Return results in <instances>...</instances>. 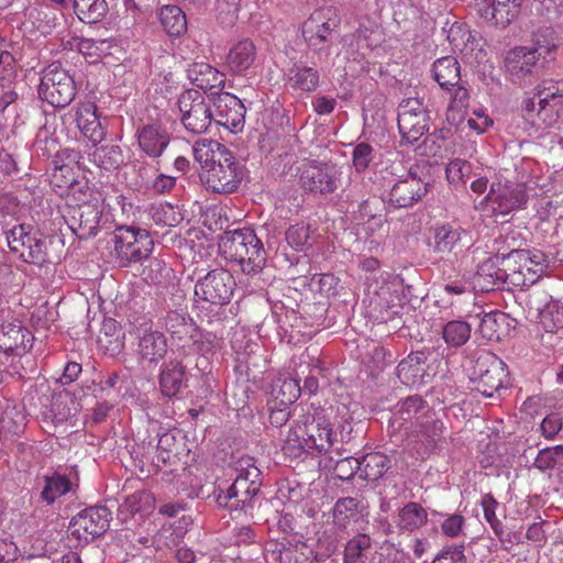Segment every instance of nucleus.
<instances>
[{
    "mask_svg": "<svg viewBox=\"0 0 563 563\" xmlns=\"http://www.w3.org/2000/svg\"><path fill=\"white\" fill-rule=\"evenodd\" d=\"M232 274L224 268H214L195 284V307L201 322L221 324L227 318V306L235 290Z\"/></svg>",
    "mask_w": 563,
    "mask_h": 563,
    "instance_id": "1",
    "label": "nucleus"
},
{
    "mask_svg": "<svg viewBox=\"0 0 563 563\" xmlns=\"http://www.w3.org/2000/svg\"><path fill=\"white\" fill-rule=\"evenodd\" d=\"M335 433L328 418L321 413L307 416L303 421L290 427L284 440L283 452L285 455L297 459L303 453H328L334 443Z\"/></svg>",
    "mask_w": 563,
    "mask_h": 563,
    "instance_id": "2",
    "label": "nucleus"
},
{
    "mask_svg": "<svg viewBox=\"0 0 563 563\" xmlns=\"http://www.w3.org/2000/svg\"><path fill=\"white\" fill-rule=\"evenodd\" d=\"M219 247L228 258L239 263L244 274H257L265 266L263 243L250 228L225 231L220 238Z\"/></svg>",
    "mask_w": 563,
    "mask_h": 563,
    "instance_id": "3",
    "label": "nucleus"
},
{
    "mask_svg": "<svg viewBox=\"0 0 563 563\" xmlns=\"http://www.w3.org/2000/svg\"><path fill=\"white\" fill-rule=\"evenodd\" d=\"M234 482L224 490L219 489L217 503L221 507L241 509L245 514L260 506L261 471L247 459Z\"/></svg>",
    "mask_w": 563,
    "mask_h": 563,
    "instance_id": "4",
    "label": "nucleus"
},
{
    "mask_svg": "<svg viewBox=\"0 0 563 563\" xmlns=\"http://www.w3.org/2000/svg\"><path fill=\"white\" fill-rule=\"evenodd\" d=\"M340 19L336 9L324 7L316 10L302 25V36L308 47L318 54L319 58L330 55V47L338 37Z\"/></svg>",
    "mask_w": 563,
    "mask_h": 563,
    "instance_id": "5",
    "label": "nucleus"
},
{
    "mask_svg": "<svg viewBox=\"0 0 563 563\" xmlns=\"http://www.w3.org/2000/svg\"><path fill=\"white\" fill-rule=\"evenodd\" d=\"M467 371L472 389L485 397H493L508 377L506 364L496 354L487 351L475 354Z\"/></svg>",
    "mask_w": 563,
    "mask_h": 563,
    "instance_id": "6",
    "label": "nucleus"
},
{
    "mask_svg": "<svg viewBox=\"0 0 563 563\" xmlns=\"http://www.w3.org/2000/svg\"><path fill=\"white\" fill-rule=\"evenodd\" d=\"M218 154L217 162L201 174V180L212 192L222 195L235 192L247 170L229 150Z\"/></svg>",
    "mask_w": 563,
    "mask_h": 563,
    "instance_id": "7",
    "label": "nucleus"
},
{
    "mask_svg": "<svg viewBox=\"0 0 563 563\" xmlns=\"http://www.w3.org/2000/svg\"><path fill=\"white\" fill-rule=\"evenodd\" d=\"M429 178L424 164L411 165L389 189L388 205L396 209L412 207L427 195Z\"/></svg>",
    "mask_w": 563,
    "mask_h": 563,
    "instance_id": "8",
    "label": "nucleus"
},
{
    "mask_svg": "<svg viewBox=\"0 0 563 563\" xmlns=\"http://www.w3.org/2000/svg\"><path fill=\"white\" fill-rule=\"evenodd\" d=\"M113 235L114 252L121 266L142 262L153 251V239L145 229L120 225Z\"/></svg>",
    "mask_w": 563,
    "mask_h": 563,
    "instance_id": "9",
    "label": "nucleus"
},
{
    "mask_svg": "<svg viewBox=\"0 0 563 563\" xmlns=\"http://www.w3.org/2000/svg\"><path fill=\"white\" fill-rule=\"evenodd\" d=\"M77 92L74 78L60 64L48 65L42 74L38 86V96L55 108H65L75 98Z\"/></svg>",
    "mask_w": 563,
    "mask_h": 563,
    "instance_id": "10",
    "label": "nucleus"
},
{
    "mask_svg": "<svg viewBox=\"0 0 563 563\" xmlns=\"http://www.w3.org/2000/svg\"><path fill=\"white\" fill-rule=\"evenodd\" d=\"M177 106L180 113V122L185 130L192 134H203L212 124L213 112L210 101L198 89L183 91Z\"/></svg>",
    "mask_w": 563,
    "mask_h": 563,
    "instance_id": "11",
    "label": "nucleus"
},
{
    "mask_svg": "<svg viewBox=\"0 0 563 563\" xmlns=\"http://www.w3.org/2000/svg\"><path fill=\"white\" fill-rule=\"evenodd\" d=\"M341 177L342 169L336 164L314 162L301 172L299 181L306 192L325 196L339 188Z\"/></svg>",
    "mask_w": 563,
    "mask_h": 563,
    "instance_id": "12",
    "label": "nucleus"
},
{
    "mask_svg": "<svg viewBox=\"0 0 563 563\" xmlns=\"http://www.w3.org/2000/svg\"><path fill=\"white\" fill-rule=\"evenodd\" d=\"M111 519L112 514L106 506L88 507L71 519L69 530L79 542L87 543L102 536Z\"/></svg>",
    "mask_w": 563,
    "mask_h": 563,
    "instance_id": "13",
    "label": "nucleus"
},
{
    "mask_svg": "<svg viewBox=\"0 0 563 563\" xmlns=\"http://www.w3.org/2000/svg\"><path fill=\"white\" fill-rule=\"evenodd\" d=\"M64 219L68 228L80 240L97 235L102 217V208L98 201H87L76 206H67Z\"/></svg>",
    "mask_w": 563,
    "mask_h": 563,
    "instance_id": "14",
    "label": "nucleus"
},
{
    "mask_svg": "<svg viewBox=\"0 0 563 563\" xmlns=\"http://www.w3.org/2000/svg\"><path fill=\"white\" fill-rule=\"evenodd\" d=\"M211 101L216 108L212 122L221 125L232 133L243 130L245 123V107L242 101L230 92L217 91L211 93Z\"/></svg>",
    "mask_w": 563,
    "mask_h": 563,
    "instance_id": "15",
    "label": "nucleus"
},
{
    "mask_svg": "<svg viewBox=\"0 0 563 563\" xmlns=\"http://www.w3.org/2000/svg\"><path fill=\"white\" fill-rule=\"evenodd\" d=\"M133 331L137 339V353L142 360L157 363L165 357L168 351L167 339L163 332L153 329L151 320L143 318V322L135 325Z\"/></svg>",
    "mask_w": 563,
    "mask_h": 563,
    "instance_id": "16",
    "label": "nucleus"
},
{
    "mask_svg": "<svg viewBox=\"0 0 563 563\" xmlns=\"http://www.w3.org/2000/svg\"><path fill=\"white\" fill-rule=\"evenodd\" d=\"M522 0H477L475 10L489 25L506 29L520 14Z\"/></svg>",
    "mask_w": 563,
    "mask_h": 563,
    "instance_id": "17",
    "label": "nucleus"
},
{
    "mask_svg": "<svg viewBox=\"0 0 563 563\" xmlns=\"http://www.w3.org/2000/svg\"><path fill=\"white\" fill-rule=\"evenodd\" d=\"M485 200L493 203L495 212L508 214L526 203L527 194L520 185L498 181L492 184Z\"/></svg>",
    "mask_w": 563,
    "mask_h": 563,
    "instance_id": "18",
    "label": "nucleus"
},
{
    "mask_svg": "<svg viewBox=\"0 0 563 563\" xmlns=\"http://www.w3.org/2000/svg\"><path fill=\"white\" fill-rule=\"evenodd\" d=\"M541 47L517 46L505 58V67L511 81L518 82L531 76L539 68Z\"/></svg>",
    "mask_w": 563,
    "mask_h": 563,
    "instance_id": "19",
    "label": "nucleus"
},
{
    "mask_svg": "<svg viewBox=\"0 0 563 563\" xmlns=\"http://www.w3.org/2000/svg\"><path fill=\"white\" fill-rule=\"evenodd\" d=\"M496 255H500L499 265H501L500 272L504 273L505 283L515 287L533 285L536 278L533 273L527 279L523 277V266H527L528 261L531 260L529 250L511 247L508 253H497Z\"/></svg>",
    "mask_w": 563,
    "mask_h": 563,
    "instance_id": "20",
    "label": "nucleus"
},
{
    "mask_svg": "<svg viewBox=\"0 0 563 563\" xmlns=\"http://www.w3.org/2000/svg\"><path fill=\"white\" fill-rule=\"evenodd\" d=\"M139 148L150 158L161 157L170 143V134L159 123H146L136 129Z\"/></svg>",
    "mask_w": 563,
    "mask_h": 563,
    "instance_id": "21",
    "label": "nucleus"
},
{
    "mask_svg": "<svg viewBox=\"0 0 563 563\" xmlns=\"http://www.w3.org/2000/svg\"><path fill=\"white\" fill-rule=\"evenodd\" d=\"M189 451L186 435L181 430H167L159 435L155 464L156 466L175 465L181 461L183 456H188Z\"/></svg>",
    "mask_w": 563,
    "mask_h": 563,
    "instance_id": "22",
    "label": "nucleus"
},
{
    "mask_svg": "<svg viewBox=\"0 0 563 563\" xmlns=\"http://www.w3.org/2000/svg\"><path fill=\"white\" fill-rule=\"evenodd\" d=\"M74 119L81 134L88 139L93 146L101 143L107 134L100 118L97 113V106L93 102H80L74 108Z\"/></svg>",
    "mask_w": 563,
    "mask_h": 563,
    "instance_id": "23",
    "label": "nucleus"
},
{
    "mask_svg": "<svg viewBox=\"0 0 563 563\" xmlns=\"http://www.w3.org/2000/svg\"><path fill=\"white\" fill-rule=\"evenodd\" d=\"M33 339L31 332L18 319L5 321L0 325V350L5 354H24Z\"/></svg>",
    "mask_w": 563,
    "mask_h": 563,
    "instance_id": "24",
    "label": "nucleus"
},
{
    "mask_svg": "<svg viewBox=\"0 0 563 563\" xmlns=\"http://www.w3.org/2000/svg\"><path fill=\"white\" fill-rule=\"evenodd\" d=\"M430 352L424 350L411 352L396 368L400 382L407 386H420L426 383L428 376L427 361Z\"/></svg>",
    "mask_w": 563,
    "mask_h": 563,
    "instance_id": "25",
    "label": "nucleus"
},
{
    "mask_svg": "<svg viewBox=\"0 0 563 563\" xmlns=\"http://www.w3.org/2000/svg\"><path fill=\"white\" fill-rule=\"evenodd\" d=\"M186 73L187 78L192 85L202 89L205 92L210 91V98L212 92L222 91L224 88V74L220 73L210 64L203 62L192 63L188 66Z\"/></svg>",
    "mask_w": 563,
    "mask_h": 563,
    "instance_id": "26",
    "label": "nucleus"
},
{
    "mask_svg": "<svg viewBox=\"0 0 563 563\" xmlns=\"http://www.w3.org/2000/svg\"><path fill=\"white\" fill-rule=\"evenodd\" d=\"M158 385L163 396L168 398L177 396L186 387V366L180 360L170 358L162 364Z\"/></svg>",
    "mask_w": 563,
    "mask_h": 563,
    "instance_id": "27",
    "label": "nucleus"
},
{
    "mask_svg": "<svg viewBox=\"0 0 563 563\" xmlns=\"http://www.w3.org/2000/svg\"><path fill=\"white\" fill-rule=\"evenodd\" d=\"M393 522L399 534H409L427 525L428 511L419 503L408 501L398 509Z\"/></svg>",
    "mask_w": 563,
    "mask_h": 563,
    "instance_id": "28",
    "label": "nucleus"
},
{
    "mask_svg": "<svg viewBox=\"0 0 563 563\" xmlns=\"http://www.w3.org/2000/svg\"><path fill=\"white\" fill-rule=\"evenodd\" d=\"M512 322L514 320L507 313L492 311L482 317L476 332L487 341H501L514 328Z\"/></svg>",
    "mask_w": 563,
    "mask_h": 563,
    "instance_id": "29",
    "label": "nucleus"
},
{
    "mask_svg": "<svg viewBox=\"0 0 563 563\" xmlns=\"http://www.w3.org/2000/svg\"><path fill=\"white\" fill-rule=\"evenodd\" d=\"M499 261L500 255H495L486 258L478 265L474 279V288H478V290L483 292H488L506 284L503 277L504 273L500 272Z\"/></svg>",
    "mask_w": 563,
    "mask_h": 563,
    "instance_id": "30",
    "label": "nucleus"
},
{
    "mask_svg": "<svg viewBox=\"0 0 563 563\" xmlns=\"http://www.w3.org/2000/svg\"><path fill=\"white\" fill-rule=\"evenodd\" d=\"M432 408L429 406L428 401L423 399L420 395H411L400 399L394 407L393 410V423L402 424V422L416 420L417 423L420 418L428 412H430Z\"/></svg>",
    "mask_w": 563,
    "mask_h": 563,
    "instance_id": "31",
    "label": "nucleus"
},
{
    "mask_svg": "<svg viewBox=\"0 0 563 563\" xmlns=\"http://www.w3.org/2000/svg\"><path fill=\"white\" fill-rule=\"evenodd\" d=\"M432 75L442 89L450 90L461 82V67L453 56L437 59L432 65Z\"/></svg>",
    "mask_w": 563,
    "mask_h": 563,
    "instance_id": "32",
    "label": "nucleus"
},
{
    "mask_svg": "<svg viewBox=\"0 0 563 563\" xmlns=\"http://www.w3.org/2000/svg\"><path fill=\"white\" fill-rule=\"evenodd\" d=\"M256 47L249 40H242L236 43L228 53L227 65L234 74H241L249 69L255 62Z\"/></svg>",
    "mask_w": 563,
    "mask_h": 563,
    "instance_id": "33",
    "label": "nucleus"
},
{
    "mask_svg": "<svg viewBox=\"0 0 563 563\" xmlns=\"http://www.w3.org/2000/svg\"><path fill=\"white\" fill-rule=\"evenodd\" d=\"M288 84L294 90L316 91L320 85V73L314 67L294 64L288 70Z\"/></svg>",
    "mask_w": 563,
    "mask_h": 563,
    "instance_id": "34",
    "label": "nucleus"
},
{
    "mask_svg": "<svg viewBox=\"0 0 563 563\" xmlns=\"http://www.w3.org/2000/svg\"><path fill=\"white\" fill-rule=\"evenodd\" d=\"M89 159L98 168L106 172H113L125 164V154L121 146L107 144L96 147L90 154Z\"/></svg>",
    "mask_w": 563,
    "mask_h": 563,
    "instance_id": "35",
    "label": "nucleus"
},
{
    "mask_svg": "<svg viewBox=\"0 0 563 563\" xmlns=\"http://www.w3.org/2000/svg\"><path fill=\"white\" fill-rule=\"evenodd\" d=\"M361 516L360 500L354 497L339 498L332 509L333 525L340 530L357 522Z\"/></svg>",
    "mask_w": 563,
    "mask_h": 563,
    "instance_id": "36",
    "label": "nucleus"
},
{
    "mask_svg": "<svg viewBox=\"0 0 563 563\" xmlns=\"http://www.w3.org/2000/svg\"><path fill=\"white\" fill-rule=\"evenodd\" d=\"M361 478L375 482L380 479L391 467L390 459L382 452H371L360 460Z\"/></svg>",
    "mask_w": 563,
    "mask_h": 563,
    "instance_id": "37",
    "label": "nucleus"
},
{
    "mask_svg": "<svg viewBox=\"0 0 563 563\" xmlns=\"http://www.w3.org/2000/svg\"><path fill=\"white\" fill-rule=\"evenodd\" d=\"M429 111L418 117L400 115L397 118L398 129L404 141L409 144L416 143L429 130Z\"/></svg>",
    "mask_w": 563,
    "mask_h": 563,
    "instance_id": "38",
    "label": "nucleus"
},
{
    "mask_svg": "<svg viewBox=\"0 0 563 563\" xmlns=\"http://www.w3.org/2000/svg\"><path fill=\"white\" fill-rule=\"evenodd\" d=\"M158 18L162 27L172 37H179L187 31L186 15L178 5H163Z\"/></svg>",
    "mask_w": 563,
    "mask_h": 563,
    "instance_id": "39",
    "label": "nucleus"
},
{
    "mask_svg": "<svg viewBox=\"0 0 563 563\" xmlns=\"http://www.w3.org/2000/svg\"><path fill=\"white\" fill-rule=\"evenodd\" d=\"M74 12L87 24L101 22L109 12L107 0H74Z\"/></svg>",
    "mask_w": 563,
    "mask_h": 563,
    "instance_id": "40",
    "label": "nucleus"
},
{
    "mask_svg": "<svg viewBox=\"0 0 563 563\" xmlns=\"http://www.w3.org/2000/svg\"><path fill=\"white\" fill-rule=\"evenodd\" d=\"M165 327L172 338L179 342H185L197 328L187 313L177 310H172L166 314Z\"/></svg>",
    "mask_w": 563,
    "mask_h": 563,
    "instance_id": "41",
    "label": "nucleus"
},
{
    "mask_svg": "<svg viewBox=\"0 0 563 563\" xmlns=\"http://www.w3.org/2000/svg\"><path fill=\"white\" fill-rule=\"evenodd\" d=\"M43 488L41 490V499L47 505H53L57 498L65 496L73 488L68 476L53 473L43 477Z\"/></svg>",
    "mask_w": 563,
    "mask_h": 563,
    "instance_id": "42",
    "label": "nucleus"
},
{
    "mask_svg": "<svg viewBox=\"0 0 563 563\" xmlns=\"http://www.w3.org/2000/svg\"><path fill=\"white\" fill-rule=\"evenodd\" d=\"M412 433L421 437L429 445L434 446L442 438L444 431V423L441 419L435 417L433 409L427 415L422 416L420 420L413 424Z\"/></svg>",
    "mask_w": 563,
    "mask_h": 563,
    "instance_id": "43",
    "label": "nucleus"
},
{
    "mask_svg": "<svg viewBox=\"0 0 563 563\" xmlns=\"http://www.w3.org/2000/svg\"><path fill=\"white\" fill-rule=\"evenodd\" d=\"M472 325L465 320H451L442 327V338L450 347H461L471 338Z\"/></svg>",
    "mask_w": 563,
    "mask_h": 563,
    "instance_id": "44",
    "label": "nucleus"
},
{
    "mask_svg": "<svg viewBox=\"0 0 563 563\" xmlns=\"http://www.w3.org/2000/svg\"><path fill=\"white\" fill-rule=\"evenodd\" d=\"M48 243H52V238L34 233L31 246L24 253H21L19 257L25 263L43 266L51 262L47 252Z\"/></svg>",
    "mask_w": 563,
    "mask_h": 563,
    "instance_id": "45",
    "label": "nucleus"
},
{
    "mask_svg": "<svg viewBox=\"0 0 563 563\" xmlns=\"http://www.w3.org/2000/svg\"><path fill=\"white\" fill-rule=\"evenodd\" d=\"M536 97L538 99V115L541 110L548 106H555L556 100L563 97V80H543L536 87Z\"/></svg>",
    "mask_w": 563,
    "mask_h": 563,
    "instance_id": "46",
    "label": "nucleus"
},
{
    "mask_svg": "<svg viewBox=\"0 0 563 563\" xmlns=\"http://www.w3.org/2000/svg\"><path fill=\"white\" fill-rule=\"evenodd\" d=\"M228 148L221 143L213 140H198L194 147L192 153L195 159L200 163L201 167L206 170L212 163L218 159V153L223 154Z\"/></svg>",
    "mask_w": 563,
    "mask_h": 563,
    "instance_id": "47",
    "label": "nucleus"
},
{
    "mask_svg": "<svg viewBox=\"0 0 563 563\" xmlns=\"http://www.w3.org/2000/svg\"><path fill=\"white\" fill-rule=\"evenodd\" d=\"M51 184L59 195H63L66 190H71L73 194L77 190L82 191L80 183L73 177V167L67 165L52 166Z\"/></svg>",
    "mask_w": 563,
    "mask_h": 563,
    "instance_id": "48",
    "label": "nucleus"
},
{
    "mask_svg": "<svg viewBox=\"0 0 563 563\" xmlns=\"http://www.w3.org/2000/svg\"><path fill=\"white\" fill-rule=\"evenodd\" d=\"M460 239V231L449 224L437 228L433 235V251L437 253H451Z\"/></svg>",
    "mask_w": 563,
    "mask_h": 563,
    "instance_id": "49",
    "label": "nucleus"
},
{
    "mask_svg": "<svg viewBox=\"0 0 563 563\" xmlns=\"http://www.w3.org/2000/svg\"><path fill=\"white\" fill-rule=\"evenodd\" d=\"M533 466L541 472L560 468L563 466V444L548 446L539 451Z\"/></svg>",
    "mask_w": 563,
    "mask_h": 563,
    "instance_id": "50",
    "label": "nucleus"
},
{
    "mask_svg": "<svg viewBox=\"0 0 563 563\" xmlns=\"http://www.w3.org/2000/svg\"><path fill=\"white\" fill-rule=\"evenodd\" d=\"M542 328L550 333L563 329V306L556 301L549 302L539 312Z\"/></svg>",
    "mask_w": 563,
    "mask_h": 563,
    "instance_id": "51",
    "label": "nucleus"
},
{
    "mask_svg": "<svg viewBox=\"0 0 563 563\" xmlns=\"http://www.w3.org/2000/svg\"><path fill=\"white\" fill-rule=\"evenodd\" d=\"M373 550L369 536L358 533L347 541L344 549V563H352L358 559H366V553Z\"/></svg>",
    "mask_w": 563,
    "mask_h": 563,
    "instance_id": "52",
    "label": "nucleus"
},
{
    "mask_svg": "<svg viewBox=\"0 0 563 563\" xmlns=\"http://www.w3.org/2000/svg\"><path fill=\"white\" fill-rule=\"evenodd\" d=\"M5 236L10 251L20 255L21 253H24V251L29 250L34 234H32L29 228L24 224H19L7 231Z\"/></svg>",
    "mask_w": 563,
    "mask_h": 563,
    "instance_id": "53",
    "label": "nucleus"
},
{
    "mask_svg": "<svg viewBox=\"0 0 563 563\" xmlns=\"http://www.w3.org/2000/svg\"><path fill=\"white\" fill-rule=\"evenodd\" d=\"M191 341L192 349L203 357L213 354L220 345V340L211 332H201L198 328L188 338Z\"/></svg>",
    "mask_w": 563,
    "mask_h": 563,
    "instance_id": "54",
    "label": "nucleus"
},
{
    "mask_svg": "<svg viewBox=\"0 0 563 563\" xmlns=\"http://www.w3.org/2000/svg\"><path fill=\"white\" fill-rule=\"evenodd\" d=\"M336 454L339 456L342 455L340 452H338ZM329 460L331 462H335L333 470L335 476L341 481H350L357 473L361 475L360 459L353 456H343L335 460L333 456H330Z\"/></svg>",
    "mask_w": 563,
    "mask_h": 563,
    "instance_id": "55",
    "label": "nucleus"
},
{
    "mask_svg": "<svg viewBox=\"0 0 563 563\" xmlns=\"http://www.w3.org/2000/svg\"><path fill=\"white\" fill-rule=\"evenodd\" d=\"M287 243L297 251H303L311 245V229L309 224L297 223L290 225L286 231Z\"/></svg>",
    "mask_w": 563,
    "mask_h": 563,
    "instance_id": "56",
    "label": "nucleus"
},
{
    "mask_svg": "<svg viewBox=\"0 0 563 563\" xmlns=\"http://www.w3.org/2000/svg\"><path fill=\"white\" fill-rule=\"evenodd\" d=\"M481 505L483 507L484 517L486 521L490 525L492 529L494 530L495 534L499 538V540L504 542V526L501 521L498 520L496 517V508L498 507L497 500L490 494H486L483 496Z\"/></svg>",
    "mask_w": 563,
    "mask_h": 563,
    "instance_id": "57",
    "label": "nucleus"
},
{
    "mask_svg": "<svg viewBox=\"0 0 563 563\" xmlns=\"http://www.w3.org/2000/svg\"><path fill=\"white\" fill-rule=\"evenodd\" d=\"M58 146L56 136L48 134L47 130L38 131L34 142V150L37 155L53 159L55 154H57Z\"/></svg>",
    "mask_w": 563,
    "mask_h": 563,
    "instance_id": "58",
    "label": "nucleus"
},
{
    "mask_svg": "<svg viewBox=\"0 0 563 563\" xmlns=\"http://www.w3.org/2000/svg\"><path fill=\"white\" fill-rule=\"evenodd\" d=\"M472 173V165L461 158L452 159L445 168L446 178L450 184H465Z\"/></svg>",
    "mask_w": 563,
    "mask_h": 563,
    "instance_id": "59",
    "label": "nucleus"
},
{
    "mask_svg": "<svg viewBox=\"0 0 563 563\" xmlns=\"http://www.w3.org/2000/svg\"><path fill=\"white\" fill-rule=\"evenodd\" d=\"M374 158V148L366 142L357 143L352 153V163L357 173L365 172Z\"/></svg>",
    "mask_w": 563,
    "mask_h": 563,
    "instance_id": "60",
    "label": "nucleus"
},
{
    "mask_svg": "<svg viewBox=\"0 0 563 563\" xmlns=\"http://www.w3.org/2000/svg\"><path fill=\"white\" fill-rule=\"evenodd\" d=\"M529 257L531 260L528 261L527 266H523V277L525 279H527L530 276V274L533 273V277H536L533 279L534 284L544 273L545 268L548 267L549 261L548 256L543 252L538 250L530 251Z\"/></svg>",
    "mask_w": 563,
    "mask_h": 563,
    "instance_id": "61",
    "label": "nucleus"
},
{
    "mask_svg": "<svg viewBox=\"0 0 563 563\" xmlns=\"http://www.w3.org/2000/svg\"><path fill=\"white\" fill-rule=\"evenodd\" d=\"M377 32L378 24L375 21L366 18L360 21L358 27L352 35L356 40L358 46L361 43H363L364 46L372 47L374 45L375 34Z\"/></svg>",
    "mask_w": 563,
    "mask_h": 563,
    "instance_id": "62",
    "label": "nucleus"
},
{
    "mask_svg": "<svg viewBox=\"0 0 563 563\" xmlns=\"http://www.w3.org/2000/svg\"><path fill=\"white\" fill-rule=\"evenodd\" d=\"M563 421L560 413L552 412L542 420L540 430L544 438L552 439L561 431Z\"/></svg>",
    "mask_w": 563,
    "mask_h": 563,
    "instance_id": "63",
    "label": "nucleus"
},
{
    "mask_svg": "<svg viewBox=\"0 0 563 563\" xmlns=\"http://www.w3.org/2000/svg\"><path fill=\"white\" fill-rule=\"evenodd\" d=\"M432 563H466V559L461 548L452 547L441 551Z\"/></svg>",
    "mask_w": 563,
    "mask_h": 563,
    "instance_id": "64",
    "label": "nucleus"
}]
</instances>
